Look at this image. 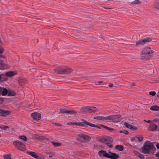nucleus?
Returning a JSON list of instances; mask_svg holds the SVG:
<instances>
[{
    "instance_id": "10",
    "label": "nucleus",
    "mask_w": 159,
    "mask_h": 159,
    "mask_svg": "<svg viewBox=\"0 0 159 159\" xmlns=\"http://www.w3.org/2000/svg\"><path fill=\"white\" fill-rule=\"evenodd\" d=\"M61 112L63 113H67L69 114H75L76 113L73 110H66L65 109L60 108L59 109Z\"/></svg>"
},
{
    "instance_id": "34",
    "label": "nucleus",
    "mask_w": 159,
    "mask_h": 159,
    "mask_svg": "<svg viewBox=\"0 0 159 159\" xmlns=\"http://www.w3.org/2000/svg\"><path fill=\"white\" fill-rule=\"evenodd\" d=\"M4 159H11V156L8 154L5 155L4 157Z\"/></svg>"
},
{
    "instance_id": "23",
    "label": "nucleus",
    "mask_w": 159,
    "mask_h": 159,
    "mask_svg": "<svg viewBox=\"0 0 159 159\" xmlns=\"http://www.w3.org/2000/svg\"><path fill=\"white\" fill-rule=\"evenodd\" d=\"M150 109L152 111H158L159 110V107L157 105L152 106Z\"/></svg>"
},
{
    "instance_id": "45",
    "label": "nucleus",
    "mask_w": 159,
    "mask_h": 159,
    "mask_svg": "<svg viewBox=\"0 0 159 159\" xmlns=\"http://www.w3.org/2000/svg\"><path fill=\"white\" fill-rule=\"evenodd\" d=\"M3 102V100L2 98H0V104H2Z\"/></svg>"
},
{
    "instance_id": "39",
    "label": "nucleus",
    "mask_w": 159,
    "mask_h": 159,
    "mask_svg": "<svg viewBox=\"0 0 159 159\" xmlns=\"http://www.w3.org/2000/svg\"><path fill=\"white\" fill-rule=\"evenodd\" d=\"M9 128V127L7 126H4L3 125V127L2 128V129L4 130H6L7 129Z\"/></svg>"
},
{
    "instance_id": "17",
    "label": "nucleus",
    "mask_w": 159,
    "mask_h": 159,
    "mask_svg": "<svg viewBox=\"0 0 159 159\" xmlns=\"http://www.w3.org/2000/svg\"><path fill=\"white\" fill-rule=\"evenodd\" d=\"M8 93V91L6 88H4L2 87L1 94L2 96H5Z\"/></svg>"
},
{
    "instance_id": "3",
    "label": "nucleus",
    "mask_w": 159,
    "mask_h": 159,
    "mask_svg": "<svg viewBox=\"0 0 159 159\" xmlns=\"http://www.w3.org/2000/svg\"><path fill=\"white\" fill-rule=\"evenodd\" d=\"M154 145L151 143L149 142H147L144 144L142 151L143 153L145 154H149L150 150L152 149Z\"/></svg>"
},
{
    "instance_id": "9",
    "label": "nucleus",
    "mask_w": 159,
    "mask_h": 159,
    "mask_svg": "<svg viewBox=\"0 0 159 159\" xmlns=\"http://www.w3.org/2000/svg\"><path fill=\"white\" fill-rule=\"evenodd\" d=\"M31 116L34 120H39L41 118V114L38 112L31 114Z\"/></svg>"
},
{
    "instance_id": "37",
    "label": "nucleus",
    "mask_w": 159,
    "mask_h": 159,
    "mask_svg": "<svg viewBox=\"0 0 159 159\" xmlns=\"http://www.w3.org/2000/svg\"><path fill=\"white\" fill-rule=\"evenodd\" d=\"M130 129L133 130H136L137 129V128L135 127L134 126L132 125H131L130 127L129 128Z\"/></svg>"
},
{
    "instance_id": "54",
    "label": "nucleus",
    "mask_w": 159,
    "mask_h": 159,
    "mask_svg": "<svg viewBox=\"0 0 159 159\" xmlns=\"http://www.w3.org/2000/svg\"><path fill=\"white\" fill-rule=\"evenodd\" d=\"M157 96L158 98H159V91L157 93Z\"/></svg>"
},
{
    "instance_id": "24",
    "label": "nucleus",
    "mask_w": 159,
    "mask_h": 159,
    "mask_svg": "<svg viewBox=\"0 0 159 159\" xmlns=\"http://www.w3.org/2000/svg\"><path fill=\"white\" fill-rule=\"evenodd\" d=\"M115 148L116 149L120 151H122L124 149L123 146L121 145H116Z\"/></svg>"
},
{
    "instance_id": "5",
    "label": "nucleus",
    "mask_w": 159,
    "mask_h": 159,
    "mask_svg": "<svg viewBox=\"0 0 159 159\" xmlns=\"http://www.w3.org/2000/svg\"><path fill=\"white\" fill-rule=\"evenodd\" d=\"M53 71L57 74H67L70 73L72 70L69 67H67L64 69H55L53 70Z\"/></svg>"
},
{
    "instance_id": "1",
    "label": "nucleus",
    "mask_w": 159,
    "mask_h": 159,
    "mask_svg": "<svg viewBox=\"0 0 159 159\" xmlns=\"http://www.w3.org/2000/svg\"><path fill=\"white\" fill-rule=\"evenodd\" d=\"M154 51L149 47L145 48L142 51L141 58L142 60L145 61L149 59L154 53Z\"/></svg>"
},
{
    "instance_id": "11",
    "label": "nucleus",
    "mask_w": 159,
    "mask_h": 159,
    "mask_svg": "<svg viewBox=\"0 0 159 159\" xmlns=\"http://www.w3.org/2000/svg\"><path fill=\"white\" fill-rule=\"evenodd\" d=\"M119 157V156L114 153L109 152L108 154V158L111 159H117Z\"/></svg>"
},
{
    "instance_id": "27",
    "label": "nucleus",
    "mask_w": 159,
    "mask_h": 159,
    "mask_svg": "<svg viewBox=\"0 0 159 159\" xmlns=\"http://www.w3.org/2000/svg\"><path fill=\"white\" fill-rule=\"evenodd\" d=\"M94 119L96 120H103V116H96L94 117Z\"/></svg>"
},
{
    "instance_id": "12",
    "label": "nucleus",
    "mask_w": 159,
    "mask_h": 159,
    "mask_svg": "<svg viewBox=\"0 0 159 159\" xmlns=\"http://www.w3.org/2000/svg\"><path fill=\"white\" fill-rule=\"evenodd\" d=\"M98 154L100 157H108V153H107L105 151L100 150L98 152Z\"/></svg>"
},
{
    "instance_id": "50",
    "label": "nucleus",
    "mask_w": 159,
    "mask_h": 159,
    "mask_svg": "<svg viewBox=\"0 0 159 159\" xmlns=\"http://www.w3.org/2000/svg\"><path fill=\"white\" fill-rule=\"evenodd\" d=\"M156 156L157 157H159V152L156 154Z\"/></svg>"
},
{
    "instance_id": "4",
    "label": "nucleus",
    "mask_w": 159,
    "mask_h": 159,
    "mask_svg": "<svg viewBox=\"0 0 159 159\" xmlns=\"http://www.w3.org/2000/svg\"><path fill=\"white\" fill-rule=\"evenodd\" d=\"M76 139L78 141L83 143L89 141L91 140V138L90 137L83 134H79L77 137Z\"/></svg>"
},
{
    "instance_id": "60",
    "label": "nucleus",
    "mask_w": 159,
    "mask_h": 159,
    "mask_svg": "<svg viewBox=\"0 0 159 159\" xmlns=\"http://www.w3.org/2000/svg\"><path fill=\"white\" fill-rule=\"evenodd\" d=\"M1 75L0 74V80L1 79Z\"/></svg>"
},
{
    "instance_id": "2",
    "label": "nucleus",
    "mask_w": 159,
    "mask_h": 159,
    "mask_svg": "<svg viewBox=\"0 0 159 159\" xmlns=\"http://www.w3.org/2000/svg\"><path fill=\"white\" fill-rule=\"evenodd\" d=\"M13 145L17 149L20 150L24 151L26 150L25 145L20 141H14L13 142Z\"/></svg>"
},
{
    "instance_id": "16",
    "label": "nucleus",
    "mask_w": 159,
    "mask_h": 159,
    "mask_svg": "<svg viewBox=\"0 0 159 159\" xmlns=\"http://www.w3.org/2000/svg\"><path fill=\"white\" fill-rule=\"evenodd\" d=\"M89 111L90 113L95 112L97 111V108L94 107L89 106Z\"/></svg>"
},
{
    "instance_id": "7",
    "label": "nucleus",
    "mask_w": 159,
    "mask_h": 159,
    "mask_svg": "<svg viewBox=\"0 0 159 159\" xmlns=\"http://www.w3.org/2000/svg\"><path fill=\"white\" fill-rule=\"evenodd\" d=\"M11 113L10 111L4 109H0V116L5 117L9 115Z\"/></svg>"
},
{
    "instance_id": "43",
    "label": "nucleus",
    "mask_w": 159,
    "mask_h": 159,
    "mask_svg": "<svg viewBox=\"0 0 159 159\" xmlns=\"http://www.w3.org/2000/svg\"><path fill=\"white\" fill-rule=\"evenodd\" d=\"M54 124L56 126L58 127H61L62 125L61 124H60L59 123H54Z\"/></svg>"
},
{
    "instance_id": "22",
    "label": "nucleus",
    "mask_w": 159,
    "mask_h": 159,
    "mask_svg": "<svg viewBox=\"0 0 159 159\" xmlns=\"http://www.w3.org/2000/svg\"><path fill=\"white\" fill-rule=\"evenodd\" d=\"M6 75L7 77H11L15 75V74H14L13 72V71H8L6 73Z\"/></svg>"
},
{
    "instance_id": "38",
    "label": "nucleus",
    "mask_w": 159,
    "mask_h": 159,
    "mask_svg": "<svg viewBox=\"0 0 159 159\" xmlns=\"http://www.w3.org/2000/svg\"><path fill=\"white\" fill-rule=\"evenodd\" d=\"M134 153L135 154V155L137 157H139V155L140 154V153L139 152H138L136 151H134Z\"/></svg>"
},
{
    "instance_id": "14",
    "label": "nucleus",
    "mask_w": 159,
    "mask_h": 159,
    "mask_svg": "<svg viewBox=\"0 0 159 159\" xmlns=\"http://www.w3.org/2000/svg\"><path fill=\"white\" fill-rule=\"evenodd\" d=\"M157 128L158 127L157 125L152 123L150 124L148 129L151 131H154L157 129Z\"/></svg>"
},
{
    "instance_id": "55",
    "label": "nucleus",
    "mask_w": 159,
    "mask_h": 159,
    "mask_svg": "<svg viewBox=\"0 0 159 159\" xmlns=\"http://www.w3.org/2000/svg\"><path fill=\"white\" fill-rule=\"evenodd\" d=\"M102 82H103L102 81H100L98 82L97 83H98L100 84V83H102Z\"/></svg>"
},
{
    "instance_id": "20",
    "label": "nucleus",
    "mask_w": 159,
    "mask_h": 159,
    "mask_svg": "<svg viewBox=\"0 0 159 159\" xmlns=\"http://www.w3.org/2000/svg\"><path fill=\"white\" fill-rule=\"evenodd\" d=\"M106 139L107 140V143H106V144L107 146H110V147H111L112 145H111L110 143L112 142V139L110 138H108Z\"/></svg>"
},
{
    "instance_id": "48",
    "label": "nucleus",
    "mask_w": 159,
    "mask_h": 159,
    "mask_svg": "<svg viewBox=\"0 0 159 159\" xmlns=\"http://www.w3.org/2000/svg\"><path fill=\"white\" fill-rule=\"evenodd\" d=\"M113 86V85L112 84H109V87H112Z\"/></svg>"
},
{
    "instance_id": "46",
    "label": "nucleus",
    "mask_w": 159,
    "mask_h": 159,
    "mask_svg": "<svg viewBox=\"0 0 159 159\" xmlns=\"http://www.w3.org/2000/svg\"><path fill=\"white\" fill-rule=\"evenodd\" d=\"M123 133L125 134H127L129 133V132L127 131H124Z\"/></svg>"
},
{
    "instance_id": "61",
    "label": "nucleus",
    "mask_w": 159,
    "mask_h": 159,
    "mask_svg": "<svg viewBox=\"0 0 159 159\" xmlns=\"http://www.w3.org/2000/svg\"><path fill=\"white\" fill-rule=\"evenodd\" d=\"M94 148H95L96 145H94Z\"/></svg>"
},
{
    "instance_id": "15",
    "label": "nucleus",
    "mask_w": 159,
    "mask_h": 159,
    "mask_svg": "<svg viewBox=\"0 0 159 159\" xmlns=\"http://www.w3.org/2000/svg\"><path fill=\"white\" fill-rule=\"evenodd\" d=\"M113 116H112V115H111L106 117L103 116V120H108V121H111L113 122Z\"/></svg>"
},
{
    "instance_id": "25",
    "label": "nucleus",
    "mask_w": 159,
    "mask_h": 159,
    "mask_svg": "<svg viewBox=\"0 0 159 159\" xmlns=\"http://www.w3.org/2000/svg\"><path fill=\"white\" fill-rule=\"evenodd\" d=\"M154 7L159 10V0H157L154 4Z\"/></svg>"
},
{
    "instance_id": "56",
    "label": "nucleus",
    "mask_w": 159,
    "mask_h": 159,
    "mask_svg": "<svg viewBox=\"0 0 159 159\" xmlns=\"http://www.w3.org/2000/svg\"><path fill=\"white\" fill-rule=\"evenodd\" d=\"M2 127H3V125H0V128L1 129H2Z\"/></svg>"
},
{
    "instance_id": "28",
    "label": "nucleus",
    "mask_w": 159,
    "mask_h": 159,
    "mask_svg": "<svg viewBox=\"0 0 159 159\" xmlns=\"http://www.w3.org/2000/svg\"><path fill=\"white\" fill-rule=\"evenodd\" d=\"M52 143L55 147H58L61 145V144L60 143L52 142Z\"/></svg>"
},
{
    "instance_id": "58",
    "label": "nucleus",
    "mask_w": 159,
    "mask_h": 159,
    "mask_svg": "<svg viewBox=\"0 0 159 159\" xmlns=\"http://www.w3.org/2000/svg\"><path fill=\"white\" fill-rule=\"evenodd\" d=\"M23 82V81H22V80H20V81H19V82Z\"/></svg>"
},
{
    "instance_id": "19",
    "label": "nucleus",
    "mask_w": 159,
    "mask_h": 159,
    "mask_svg": "<svg viewBox=\"0 0 159 159\" xmlns=\"http://www.w3.org/2000/svg\"><path fill=\"white\" fill-rule=\"evenodd\" d=\"M82 122H70L67 123V125H82Z\"/></svg>"
},
{
    "instance_id": "47",
    "label": "nucleus",
    "mask_w": 159,
    "mask_h": 159,
    "mask_svg": "<svg viewBox=\"0 0 159 159\" xmlns=\"http://www.w3.org/2000/svg\"><path fill=\"white\" fill-rule=\"evenodd\" d=\"M156 146L157 149H159V143H158L157 144H156Z\"/></svg>"
},
{
    "instance_id": "40",
    "label": "nucleus",
    "mask_w": 159,
    "mask_h": 159,
    "mask_svg": "<svg viewBox=\"0 0 159 159\" xmlns=\"http://www.w3.org/2000/svg\"><path fill=\"white\" fill-rule=\"evenodd\" d=\"M102 126L105 128H106L107 129L110 130H112L113 129L112 128L108 127L104 125Z\"/></svg>"
},
{
    "instance_id": "36",
    "label": "nucleus",
    "mask_w": 159,
    "mask_h": 159,
    "mask_svg": "<svg viewBox=\"0 0 159 159\" xmlns=\"http://www.w3.org/2000/svg\"><path fill=\"white\" fill-rule=\"evenodd\" d=\"M124 125L127 128H129L130 125L127 122H125L124 123Z\"/></svg>"
},
{
    "instance_id": "21",
    "label": "nucleus",
    "mask_w": 159,
    "mask_h": 159,
    "mask_svg": "<svg viewBox=\"0 0 159 159\" xmlns=\"http://www.w3.org/2000/svg\"><path fill=\"white\" fill-rule=\"evenodd\" d=\"M16 95V93L14 91L11 90H9L8 91V96H15Z\"/></svg>"
},
{
    "instance_id": "6",
    "label": "nucleus",
    "mask_w": 159,
    "mask_h": 159,
    "mask_svg": "<svg viewBox=\"0 0 159 159\" xmlns=\"http://www.w3.org/2000/svg\"><path fill=\"white\" fill-rule=\"evenodd\" d=\"M152 38L149 37L144 38L136 42L135 45L139 46L143 45L145 43L150 42L152 41Z\"/></svg>"
},
{
    "instance_id": "59",
    "label": "nucleus",
    "mask_w": 159,
    "mask_h": 159,
    "mask_svg": "<svg viewBox=\"0 0 159 159\" xmlns=\"http://www.w3.org/2000/svg\"><path fill=\"white\" fill-rule=\"evenodd\" d=\"M120 133H123V131H120Z\"/></svg>"
},
{
    "instance_id": "44",
    "label": "nucleus",
    "mask_w": 159,
    "mask_h": 159,
    "mask_svg": "<svg viewBox=\"0 0 159 159\" xmlns=\"http://www.w3.org/2000/svg\"><path fill=\"white\" fill-rule=\"evenodd\" d=\"M54 154L53 152H52L51 153V155L48 156H47V157H48L49 158H52V157L53 156H54Z\"/></svg>"
},
{
    "instance_id": "53",
    "label": "nucleus",
    "mask_w": 159,
    "mask_h": 159,
    "mask_svg": "<svg viewBox=\"0 0 159 159\" xmlns=\"http://www.w3.org/2000/svg\"><path fill=\"white\" fill-rule=\"evenodd\" d=\"M135 84L134 83H133L131 85V87H132V86H135Z\"/></svg>"
},
{
    "instance_id": "52",
    "label": "nucleus",
    "mask_w": 159,
    "mask_h": 159,
    "mask_svg": "<svg viewBox=\"0 0 159 159\" xmlns=\"http://www.w3.org/2000/svg\"><path fill=\"white\" fill-rule=\"evenodd\" d=\"M2 88V87H0V95L1 94Z\"/></svg>"
},
{
    "instance_id": "49",
    "label": "nucleus",
    "mask_w": 159,
    "mask_h": 159,
    "mask_svg": "<svg viewBox=\"0 0 159 159\" xmlns=\"http://www.w3.org/2000/svg\"><path fill=\"white\" fill-rule=\"evenodd\" d=\"M144 121H145L146 122H147L148 123H150L151 122V121L150 120H148V121L144 120Z\"/></svg>"
},
{
    "instance_id": "51",
    "label": "nucleus",
    "mask_w": 159,
    "mask_h": 159,
    "mask_svg": "<svg viewBox=\"0 0 159 159\" xmlns=\"http://www.w3.org/2000/svg\"><path fill=\"white\" fill-rule=\"evenodd\" d=\"M3 50L2 49H0V54L2 53L3 52Z\"/></svg>"
},
{
    "instance_id": "8",
    "label": "nucleus",
    "mask_w": 159,
    "mask_h": 159,
    "mask_svg": "<svg viewBox=\"0 0 159 159\" xmlns=\"http://www.w3.org/2000/svg\"><path fill=\"white\" fill-rule=\"evenodd\" d=\"M82 126H86V125H89L91 127H97L98 128L100 129L101 128L100 127L98 126L97 125L95 124H94L89 122H88L86 120H82Z\"/></svg>"
},
{
    "instance_id": "41",
    "label": "nucleus",
    "mask_w": 159,
    "mask_h": 159,
    "mask_svg": "<svg viewBox=\"0 0 159 159\" xmlns=\"http://www.w3.org/2000/svg\"><path fill=\"white\" fill-rule=\"evenodd\" d=\"M139 157L140 159H144V157L143 156V155L142 154H140L139 156Z\"/></svg>"
},
{
    "instance_id": "31",
    "label": "nucleus",
    "mask_w": 159,
    "mask_h": 159,
    "mask_svg": "<svg viewBox=\"0 0 159 159\" xmlns=\"http://www.w3.org/2000/svg\"><path fill=\"white\" fill-rule=\"evenodd\" d=\"M107 140L106 139L104 138H102L100 139L99 141L106 144V143H107Z\"/></svg>"
},
{
    "instance_id": "33",
    "label": "nucleus",
    "mask_w": 159,
    "mask_h": 159,
    "mask_svg": "<svg viewBox=\"0 0 159 159\" xmlns=\"http://www.w3.org/2000/svg\"><path fill=\"white\" fill-rule=\"evenodd\" d=\"M137 140H138L139 142L142 141L143 139V137L142 136L137 137Z\"/></svg>"
},
{
    "instance_id": "35",
    "label": "nucleus",
    "mask_w": 159,
    "mask_h": 159,
    "mask_svg": "<svg viewBox=\"0 0 159 159\" xmlns=\"http://www.w3.org/2000/svg\"><path fill=\"white\" fill-rule=\"evenodd\" d=\"M156 94V92L155 91H151L149 92V94L152 96H154Z\"/></svg>"
},
{
    "instance_id": "26",
    "label": "nucleus",
    "mask_w": 159,
    "mask_h": 159,
    "mask_svg": "<svg viewBox=\"0 0 159 159\" xmlns=\"http://www.w3.org/2000/svg\"><path fill=\"white\" fill-rule=\"evenodd\" d=\"M19 138L23 141H26L27 140V138L24 135L20 136L19 137Z\"/></svg>"
},
{
    "instance_id": "62",
    "label": "nucleus",
    "mask_w": 159,
    "mask_h": 159,
    "mask_svg": "<svg viewBox=\"0 0 159 159\" xmlns=\"http://www.w3.org/2000/svg\"><path fill=\"white\" fill-rule=\"evenodd\" d=\"M37 42H38V39H37Z\"/></svg>"
},
{
    "instance_id": "13",
    "label": "nucleus",
    "mask_w": 159,
    "mask_h": 159,
    "mask_svg": "<svg viewBox=\"0 0 159 159\" xmlns=\"http://www.w3.org/2000/svg\"><path fill=\"white\" fill-rule=\"evenodd\" d=\"M113 116V122H119L120 120V118L121 116L119 115H112Z\"/></svg>"
},
{
    "instance_id": "18",
    "label": "nucleus",
    "mask_w": 159,
    "mask_h": 159,
    "mask_svg": "<svg viewBox=\"0 0 159 159\" xmlns=\"http://www.w3.org/2000/svg\"><path fill=\"white\" fill-rule=\"evenodd\" d=\"M28 154H29L32 157H33L35 158H36V159L39 158V157L36 154V153L35 152H28Z\"/></svg>"
},
{
    "instance_id": "57",
    "label": "nucleus",
    "mask_w": 159,
    "mask_h": 159,
    "mask_svg": "<svg viewBox=\"0 0 159 159\" xmlns=\"http://www.w3.org/2000/svg\"><path fill=\"white\" fill-rule=\"evenodd\" d=\"M0 57H1L2 58H3L4 57V56L3 55H1Z\"/></svg>"
},
{
    "instance_id": "30",
    "label": "nucleus",
    "mask_w": 159,
    "mask_h": 159,
    "mask_svg": "<svg viewBox=\"0 0 159 159\" xmlns=\"http://www.w3.org/2000/svg\"><path fill=\"white\" fill-rule=\"evenodd\" d=\"M131 3L133 4L139 5L140 4V1L139 0H136L133 2Z\"/></svg>"
},
{
    "instance_id": "29",
    "label": "nucleus",
    "mask_w": 159,
    "mask_h": 159,
    "mask_svg": "<svg viewBox=\"0 0 159 159\" xmlns=\"http://www.w3.org/2000/svg\"><path fill=\"white\" fill-rule=\"evenodd\" d=\"M81 110L83 111H89V106L83 107L81 108Z\"/></svg>"
},
{
    "instance_id": "42",
    "label": "nucleus",
    "mask_w": 159,
    "mask_h": 159,
    "mask_svg": "<svg viewBox=\"0 0 159 159\" xmlns=\"http://www.w3.org/2000/svg\"><path fill=\"white\" fill-rule=\"evenodd\" d=\"M137 137H132L131 139V140L132 141H136L137 140Z\"/></svg>"
},
{
    "instance_id": "32",
    "label": "nucleus",
    "mask_w": 159,
    "mask_h": 159,
    "mask_svg": "<svg viewBox=\"0 0 159 159\" xmlns=\"http://www.w3.org/2000/svg\"><path fill=\"white\" fill-rule=\"evenodd\" d=\"M4 64L2 60H0V70L2 69L3 67Z\"/></svg>"
}]
</instances>
